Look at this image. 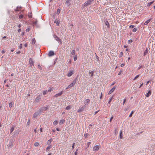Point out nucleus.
Returning <instances> with one entry per match:
<instances>
[{"mask_svg": "<svg viewBox=\"0 0 155 155\" xmlns=\"http://www.w3.org/2000/svg\"><path fill=\"white\" fill-rule=\"evenodd\" d=\"M39 114V113L38 112H35L33 115V118H35L37 117Z\"/></svg>", "mask_w": 155, "mask_h": 155, "instance_id": "obj_10", "label": "nucleus"}, {"mask_svg": "<svg viewBox=\"0 0 155 155\" xmlns=\"http://www.w3.org/2000/svg\"><path fill=\"white\" fill-rule=\"evenodd\" d=\"M84 136L85 137V138H86L88 136V134H84Z\"/></svg>", "mask_w": 155, "mask_h": 155, "instance_id": "obj_52", "label": "nucleus"}, {"mask_svg": "<svg viewBox=\"0 0 155 155\" xmlns=\"http://www.w3.org/2000/svg\"><path fill=\"white\" fill-rule=\"evenodd\" d=\"M53 90H54V88L53 87H49L48 88V92H50L51 91H53Z\"/></svg>", "mask_w": 155, "mask_h": 155, "instance_id": "obj_21", "label": "nucleus"}, {"mask_svg": "<svg viewBox=\"0 0 155 155\" xmlns=\"http://www.w3.org/2000/svg\"><path fill=\"white\" fill-rule=\"evenodd\" d=\"M126 100L125 99H124V101H123V105L125 103V102L126 101Z\"/></svg>", "mask_w": 155, "mask_h": 155, "instance_id": "obj_58", "label": "nucleus"}, {"mask_svg": "<svg viewBox=\"0 0 155 155\" xmlns=\"http://www.w3.org/2000/svg\"><path fill=\"white\" fill-rule=\"evenodd\" d=\"M99 111V110L95 111L94 112V115L96 114Z\"/></svg>", "mask_w": 155, "mask_h": 155, "instance_id": "obj_61", "label": "nucleus"}, {"mask_svg": "<svg viewBox=\"0 0 155 155\" xmlns=\"http://www.w3.org/2000/svg\"><path fill=\"white\" fill-rule=\"evenodd\" d=\"M34 131L35 133H36L37 132V130L36 129H35L34 130Z\"/></svg>", "mask_w": 155, "mask_h": 155, "instance_id": "obj_64", "label": "nucleus"}, {"mask_svg": "<svg viewBox=\"0 0 155 155\" xmlns=\"http://www.w3.org/2000/svg\"><path fill=\"white\" fill-rule=\"evenodd\" d=\"M148 51L147 50H146L144 52V55H145L147 54V53Z\"/></svg>", "mask_w": 155, "mask_h": 155, "instance_id": "obj_44", "label": "nucleus"}, {"mask_svg": "<svg viewBox=\"0 0 155 155\" xmlns=\"http://www.w3.org/2000/svg\"><path fill=\"white\" fill-rule=\"evenodd\" d=\"M93 1L94 0H87V1L85 2L82 5V7L83 8H84L89 5H91Z\"/></svg>", "mask_w": 155, "mask_h": 155, "instance_id": "obj_1", "label": "nucleus"}, {"mask_svg": "<svg viewBox=\"0 0 155 155\" xmlns=\"http://www.w3.org/2000/svg\"><path fill=\"white\" fill-rule=\"evenodd\" d=\"M100 147V146L96 145L94 146L93 148V150L94 151H98Z\"/></svg>", "mask_w": 155, "mask_h": 155, "instance_id": "obj_4", "label": "nucleus"}, {"mask_svg": "<svg viewBox=\"0 0 155 155\" xmlns=\"http://www.w3.org/2000/svg\"><path fill=\"white\" fill-rule=\"evenodd\" d=\"M76 83V80H74L73 82H72V83H71V84H70L66 88V89H68L69 88H70L71 87H72L75 84V83Z\"/></svg>", "mask_w": 155, "mask_h": 155, "instance_id": "obj_2", "label": "nucleus"}, {"mask_svg": "<svg viewBox=\"0 0 155 155\" xmlns=\"http://www.w3.org/2000/svg\"><path fill=\"white\" fill-rule=\"evenodd\" d=\"M112 99H113V97H111L110 98L109 101L108 102V104H110V103L111 102V101H112Z\"/></svg>", "mask_w": 155, "mask_h": 155, "instance_id": "obj_33", "label": "nucleus"}, {"mask_svg": "<svg viewBox=\"0 0 155 155\" xmlns=\"http://www.w3.org/2000/svg\"><path fill=\"white\" fill-rule=\"evenodd\" d=\"M78 150V149H77L76 152L74 153L75 155H77V151Z\"/></svg>", "mask_w": 155, "mask_h": 155, "instance_id": "obj_59", "label": "nucleus"}, {"mask_svg": "<svg viewBox=\"0 0 155 155\" xmlns=\"http://www.w3.org/2000/svg\"><path fill=\"white\" fill-rule=\"evenodd\" d=\"M24 46L25 47H26L27 46V44L26 43L24 45Z\"/></svg>", "mask_w": 155, "mask_h": 155, "instance_id": "obj_63", "label": "nucleus"}, {"mask_svg": "<svg viewBox=\"0 0 155 155\" xmlns=\"http://www.w3.org/2000/svg\"><path fill=\"white\" fill-rule=\"evenodd\" d=\"M151 92L150 90H149L146 95L147 97H149L151 95Z\"/></svg>", "mask_w": 155, "mask_h": 155, "instance_id": "obj_12", "label": "nucleus"}, {"mask_svg": "<svg viewBox=\"0 0 155 155\" xmlns=\"http://www.w3.org/2000/svg\"><path fill=\"white\" fill-rule=\"evenodd\" d=\"M23 15H20L19 16V18H23Z\"/></svg>", "mask_w": 155, "mask_h": 155, "instance_id": "obj_49", "label": "nucleus"}, {"mask_svg": "<svg viewBox=\"0 0 155 155\" xmlns=\"http://www.w3.org/2000/svg\"><path fill=\"white\" fill-rule=\"evenodd\" d=\"M123 55V53L122 52H120L119 54V57H121Z\"/></svg>", "mask_w": 155, "mask_h": 155, "instance_id": "obj_42", "label": "nucleus"}, {"mask_svg": "<svg viewBox=\"0 0 155 155\" xmlns=\"http://www.w3.org/2000/svg\"><path fill=\"white\" fill-rule=\"evenodd\" d=\"M65 120H61L60 121L59 123L60 124H62L64 122Z\"/></svg>", "mask_w": 155, "mask_h": 155, "instance_id": "obj_25", "label": "nucleus"}, {"mask_svg": "<svg viewBox=\"0 0 155 155\" xmlns=\"http://www.w3.org/2000/svg\"><path fill=\"white\" fill-rule=\"evenodd\" d=\"M54 23L56 24V25L57 26H58L60 23V21L59 20H56Z\"/></svg>", "mask_w": 155, "mask_h": 155, "instance_id": "obj_18", "label": "nucleus"}, {"mask_svg": "<svg viewBox=\"0 0 155 155\" xmlns=\"http://www.w3.org/2000/svg\"><path fill=\"white\" fill-rule=\"evenodd\" d=\"M105 25L107 26V27L108 28H110V25L109 24V22H108V21H105Z\"/></svg>", "mask_w": 155, "mask_h": 155, "instance_id": "obj_15", "label": "nucleus"}, {"mask_svg": "<svg viewBox=\"0 0 155 155\" xmlns=\"http://www.w3.org/2000/svg\"><path fill=\"white\" fill-rule=\"evenodd\" d=\"M102 93H101V97H100V98L101 99H102Z\"/></svg>", "mask_w": 155, "mask_h": 155, "instance_id": "obj_60", "label": "nucleus"}, {"mask_svg": "<svg viewBox=\"0 0 155 155\" xmlns=\"http://www.w3.org/2000/svg\"><path fill=\"white\" fill-rule=\"evenodd\" d=\"M13 146V144L12 142L9 143L8 145L7 146L8 148H11Z\"/></svg>", "mask_w": 155, "mask_h": 155, "instance_id": "obj_17", "label": "nucleus"}, {"mask_svg": "<svg viewBox=\"0 0 155 155\" xmlns=\"http://www.w3.org/2000/svg\"><path fill=\"white\" fill-rule=\"evenodd\" d=\"M71 105H69L67 106L66 107V109L67 110H70V109H71Z\"/></svg>", "mask_w": 155, "mask_h": 155, "instance_id": "obj_24", "label": "nucleus"}, {"mask_svg": "<svg viewBox=\"0 0 155 155\" xmlns=\"http://www.w3.org/2000/svg\"><path fill=\"white\" fill-rule=\"evenodd\" d=\"M41 98L40 96H38L35 99V103H38V102L41 99Z\"/></svg>", "mask_w": 155, "mask_h": 155, "instance_id": "obj_9", "label": "nucleus"}, {"mask_svg": "<svg viewBox=\"0 0 155 155\" xmlns=\"http://www.w3.org/2000/svg\"><path fill=\"white\" fill-rule=\"evenodd\" d=\"M94 71H92L91 72H89L90 74H91V76H93V74H94Z\"/></svg>", "mask_w": 155, "mask_h": 155, "instance_id": "obj_40", "label": "nucleus"}, {"mask_svg": "<svg viewBox=\"0 0 155 155\" xmlns=\"http://www.w3.org/2000/svg\"><path fill=\"white\" fill-rule=\"evenodd\" d=\"M36 42V40L35 38H33L31 40V44L33 45Z\"/></svg>", "mask_w": 155, "mask_h": 155, "instance_id": "obj_22", "label": "nucleus"}, {"mask_svg": "<svg viewBox=\"0 0 155 155\" xmlns=\"http://www.w3.org/2000/svg\"><path fill=\"white\" fill-rule=\"evenodd\" d=\"M52 141V140H51V139H50V140H48L47 142V145L50 144L51 143Z\"/></svg>", "mask_w": 155, "mask_h": 155, "instance_id": "obj_23", "label": "nucleus"}, {"mask_svg": "<svg viewBox=\"0 0 155 155\" xmlns=\"http://www.w3.org/2000/svg\"><path fill=\"white\" fill-rule=\"evenodd\" d=\"M139 77V75H137L133 79V80H135Z\"/></svg>", "mask_w": 155, "mask_h": 155, "instance_id": "obj_38", "label": "nucleus"}, {"mask_svg": "<svg viewBox=\"0 0 155 155\" xmlns=\"http://www.w3.org/2000/svg\"><path fill=\"white\" fill-rule=\"evenodd\" d=\"M74 61H75L77 60V56L76 55L75 56L74 58Z\"/></svg>", "mask_w": 155, "mask_h": 155, "instance_id": "obj_48", "label": "nucleus"}, {"mask_svg": "<svg viewBox=\"0 0 155 155\" xmlns=\"http://www.w3.org/2000/svg\"><path fill=\"white\" fill-rule=\"evenodd\" d=\"M58 121L57 120H55L53 122V124L54 125H56L57 124H58Z\"/></svg>", "mask_w": 155, "mask_h": 155, "instance_id": "obj_31", "label": "nucleus"}, {"mask_svg": "<svg viewBox=\"0 0 155 155\" xmlns=\"http://www.w3.org/2000/svg\"><path fill=\"white\" fill-rule=\"evenodd\" d=\"M61 11V9L60 8H58L57 9V11L56 13L58 15L59 14Z\"/></svg>", "mask_w": 155, "mask_h": 155, "instance_id": "obj_29", "label": "nucleus"}, {"mask_svg": "<svg viewBox=\"0 0 155 155\" xmlns=\"http://www.w3.org/2000/svg\"><path fill=\"white\" fill-rule=\"evenodd\" d=\"M48 91H45L43 92V94L44 95H45L47 93Z\"/></svg>", "mask_w": 155, "mask_h": 155, "instance_id": "obj_34", "label": "nucleus"}, {"mask_svg": "<svg viewBox=\"0 0 155 155\" xmlns=\"http://www.w3.org/2000/svg\"><path fill=\"white\" fill-rule=\"evenodd\" d=\"M90 102V100L89 99H87L85 100L84 101V106L88 105Z\"/></svg>", "mask_w": 155, "mask_h": 155, "instance_id": "obj_8", "label": "nucleus"}, {"mask_svg": "<svg viewBox=\"0 0 155 155\" xmlns=\"http://www.w3.org/2000/svg\"><path fill=\"white\" fill-rule=\"evenodd\" d=\"M116 88V87L115 86H114V87L112 89H111L109 91L108 93V94H111L112 92H113L115 89Z\"/></svg>", "mask_w": 155, "mask_h": 155, "instance_id": "obj_7", "label": "nucleus"}, {"mask_svg": "<svg viewBox=\"0 0 155 155\" xmlns=\"http://www.w3.org/2000/svg\"><path fill=\"white\" fill-rule=\"evenodd\" d=\"M29 63L30 64L31 66L33 65L34 63L32 59H31V58H30L29 59Z\"/></svg>", "mask_w": 155, "mask_h": 155, "instance_id": "obj_19", "label": "nucleus"}, {"mask_svg": "<svg viewBox=\"0 0 155 155\" xmlns=\"http://www.w3.org/2000/svg\"><path fill=\"white\" fill-rule=\"evenodd\" d=\"M74 70L69 71L68 72L67 74V76L68 77L71 76L74 73Z\"/></svg>", "mask_w": 155, "mask_h": 155, "instance_id": "obj_5", "label": "nucleus"}, {"mask_svg": "<svg viewBox=\"0 0 155 155\" xmlns=\"http://www.w3.org/2000/svg\"><path fill=\"white\" fill-rule=\"evenodd\" d=\"M122 72V71H120L118 73V75H120Z\"/></svg>", "mask_w": 155, "mask_h": 155, "instance_id": "obj_55", "label": "nucleus"}, {"mask_svg": "<svg viewBox=\"0 0 155 155\" xmlns=\"http://www.w3.org/2000/svg\"><path fill=\"white\" fill-rule=\"evenodd\" d=\"M132 42V41L131 39L129 40L128 41V43L129 44H130V43H131Z\"/></svg>", "mask_w": 155, "mask_h": 155, "instance_id": "obj_45", "label": "nucleus"}, {"mask_svg": "<svg viewBox=\"0 0 155 155\" xmlns=\"http://www.w3.org/2000/svg\"><path fill=\"white\" fill-rule=\"evenodd\" d=\"M37 21H36L33 22V24L34 25H36L37 24Z\"/></svg>", "mask_w": 155, "mask_h": 155, "instance_id": "obj_47", "label": "nucleus"}, {"mask_svg": "<svg viewBox=\"0 0 155 155\" xmlns=\"http://www.w3.org/2000/svg\"><path fill=\"white\" fill-rule=\"evenodd\" d=\"M123 133L122 130H120V138L121 139L123 138Z\"/></svg>", "mask_w": 155, "mask_h": 155, "instance_id": "obj_14", "label": "nucleus"}, {"mask_svg": "<svg viewBox=\"0 0 155 155\" xmlns=\"http://www.w3.org/2000/svg\"><path fill=\"white\" fill-rule=\"evenodd\" d=\"M52 147V146L51 145H50L47 147L46 148V151H48L50 149H51Z\"/></svg>", "mask_w": 155, "mask_h": 155, "instance_id": "obj_16", "label": "nucleus"}, {"mask_svg": "<svg viewBox=\"0 0 155 155\" xmlns=\"http://www.w3.org/2000/svg\"><path fill=\"white\" fill-rule=\"evenodd\" d=\"M62 93H63V91H61L60 92H59L58 94H55V95L54 96V97H58V96H61L62 95Z\"/></svg>", "mask_w": 155, "mask_h": 155, "instance_id": "obj_13", "label": "nucleus"}, {"mask_svg": "<svg viewBox=\"0 0 155 155\" xmlns=\"http://www.w3.org/2000/svg\"><path fill=\"white\" fill-rule=\"evenodd\" d=\"M85 107V106H80L79 107L78 109V110L77 112L79 113L81 112L82 111L84 110Z\"/></svg>", "mask_w": 155, "mask_h": 155, "instance_id": "obj_3", "label": "nucleus"}, {"mask_svg": "<svg viewBox=\"0 0 155 155\" xmlns=\"http://www.w3.org/2000/svg\"><path fill=\"white\" fill-rule=\"evenodd\" d=\"M30 124V119H28V121L27 122V125H29Z\"/></svg>", "mask_w": 155, "mask_h": 155, "instance_id": "obj_36", "label": "nucleus"}, {"mask_svg": "<svg viewBox=\"0 0 155 155\" xmlns=\"http://www.w3.org/2000/svg\"><path fill=\"white\" fill-rule=\"evenodd\" d=\"M39 145V143L38 142H35L34 143V145L35 147L38 146Z\"/></svg>", "mask_w": 155, "mask_h": 155, "instance_id": "obj_32", "label": "nucleus"}, {"mask_svg": "<svg viewBox=\"0 0 155 155\" xmlns=\"http://www.w3.org/2000/svg\"><path fill=\"white\" fill-rule=\"evenodd\" d=\"M75 54V50H73L71 52V54L73 55H74Z\"/></svg>", "mask_w": 155, "mask_h": 155, "instance_id": "obj_35", "label": "nucleus"}, {"mask_svg": "<svg viewBox=\"0 0 155 155\" xmlns=\"http://www.w3.org/2000/svg\"><path fill=\"white\" fill-rule=\"evenodd\" d=\"M75 143H73V144H72V149H73L74 148V145H75Z\"/></svg>", "mask_w": 155, "mask_h": 155, "instance_id": "obj_43", "label": "nucleus"}, {"mask_svg": "<svg viewBox=\"0 0 155 155\" xmlns=\"http://www.w3.org/2000/svg\"><path fill=\"white\" fill-rule=\"evenodd\" d=\"M30 30V27L29 26H28L27 27V28L26 30V32H28Z\"/></svg>", "mask_w": 155, "mask_h": 155, "instance_id": "obj_30", "label": "nucleus"}, {"mask_svg": "<svg viewBox=\"0 0 155 155\" xmlns=\"http://www.w3.org/2000/svg\"><path fill=\"white\" fill-rule=\"evenodd\" d=\"M54 37L56 40L57 41H60L61 43V44H62V42L61 41L56 35H54Z\"/></svg>", "mask_w": 155, "mask_h": 155, "instance_id": "obj_6", "label": "nucleus"}, {"mask_svg": "<svg viewBox=\"0 0 155 155\" xmlns=\"http://www.w3.org/2000/svg\"><path fill=\"white\" fill-rule=\"evenodd\" d=\"M154 2V1L150 2V3H148L147 5V6L149 7Z\"/></svg>", "mask_w": 155, "mask_h": 155, "instance_id": "obj_27", "label": "nucleus"}, {"mask_svg": "<svg viewBox=\"0 0 155 155\" xmlns=\"http://www.w3.org/2000/svg\"><path fill=\"white\" fill-rule=\"evenodd\" d=\"M113 117H112L110 118V122H111V121H112V119H113Z\"/></svg>", "mask_w": 155, "mask_h": 155, "instance_id": "obj_57", "label": "nucleus"}, {"mask_svg": "<svg viewBox=\"0 0 155 155\" xmlns=\"http://www.w3.org/2000/svg\"><path fill=\"white\" fill-rule=\"evenodd\" d=\"M22 48V44H20V46H19V48L20 49H21Z\"/></svg>", "mask_w": 155, "mask_h": 155, "instance_id": "obj_53", "label": "nucleus"}, {"mask_svg": "<svg viewBox=\"0 0 155 155\" xmlns=\"http://www.w3.org/2000/svg\"><path fill=\"white\" fill-rule=\"evenodd\" d=\"M38 68H39L40 69H41V66L40 65H38Z\"/></svg>", "mask_w": 155, "mask_h": 155, "instance_id": "obj_56", "label": "nucleus"}, {"mask_svg": "<svg viewBox=\"0 0 155 155\" xmlns=\"http://www.w3.org/2000/svg\"><path fill=\"white\" fill-rule=\"evenodd\" d=\"M150 19H149V20H148L144 22V25H147L150 22Z\"/></svg>", "mask_w": 155, "mask_h": 155, "instance_id": "obj_20", "label": "nucleus"}, {"mask_svg": "<svg viewBox=\"0 0 155 155\" xmlns=\"http://www.w3.org/2000/svg\"><path fill=\"white\" fill-rule=\"evenodd\" d=\"M14 127L13 126L10 129V133H12L13 131L14 130Z\"/></svg>", "mask_w": 155, "mask_h": 155, "instance_id": "obj_28", "label": "nucleus"}, {"mask_svg": "<svg viewBox=\"0 0 155 155\" xmlns=\"http://www.w3.org/2000/svg\"><path fill=\"white\" fill-rule=\"evenodd\" d=\"M124 64H120V66L121 67H122L124 66Z\"/></svg>", "mask_w": 155, "mask_h": 155, "instance_id": "obj_54", "label": "nucleus"}, {"mask_svg": "<svg viewBox=\"0 0 155 155\" xmlns=\"http://www.w3.org/2000/svg\"><path fill=\"white\" fill-rule=\"evenodd\" d=\"M134 26L133 25H131L130 26V28H134Z\"/></svg>", "mask_w": 155, "mask_h": 155, "instance_id": "obj_50", "label": "nucleus"}, {"mask_svg": "<svg viewBox=\"0 0 155 155\" xmlns=\"http://www.w3.org/2000/svg\"><path fill=\"white\" fill-rule=\"evenodd\" d=\"M134 112L133 111H132L130 113V114L129 115V117H131L132 116V115L134 113Z\"/></svg>", "mask_w": 155, "mask_h": 155, "instance_id": "obj_37", "label": "nucleus"}, {"mask_svg": "<svg viewBox=\"0 0 155 155\" xmlns=\"http://www.w3.org/2000/svg\"><path fill=\"white\" fill-rule=\"evenodd\" d=\"M91 143L90 142H88L87 143V145L88 146H88H89V145H90V144Z\"/></svg>", "mask_w": 155, "mask_h": 155, "instance_id": "obj_51", "label": "nucleus"}, {"mask_svg": "<svg viewBox=\"0 0 155 155\" xmlns=\"http://www.w3.org/2000/svg\"><path fill=\"white\" fill-rule=\"evenodd\" d=\"M137 30V29L136 28H134L133 29V31L134 32H136Z\"/></svg>", "mask_w": 155, "mask_h": 155, "instance_id": "obj_46", "label": "nucleus"}, {"mask_svg": "<svg viewBox=\"0 0 155 155\" xmlns=\"http://www.w3.org/2000/svg\"><path fill=\"white\" fill-rule=\"evenodd\" d=\"M28 17L29 18H31L32 17V15L31 13H29L28 15Z\"/></svg>", "mask_w": 155, "mask_h": 155, "instance_id": "obj_41", "label": "nucleus"}, {"mask_svg": "<svg viewBox=\"0 0 155 155\" xmlns=\"http://www.w3.org/2000/svg\"><path fill=\"white\" fill-rule=\"evenodd\" d=\"M143 85V83H142V84H140V87H139V88H140L141 87V86Z\"/></svg>", "mask_w": 155, "mask_h": 155, "instance_id": "obj_62", "label": "nucleus"}, {"mask_svg": "<svg viewBox=\"0 0 155 155\" xmlns=\"http://www.w3.org/2000/svg\"><path fill=\"white\" fill-rule=\"evenodd\" d=\"M70 2V0H67L65 2V4H68Z\"/></svg>", "mask_w": 155, "mask_h": 155, "instance_id": "obj_39", "label": "nucleus"}, {"mask_svg": "<svg viewBox=\"0 0 155 155\" xmlns=\"http://www.w3.org/2000/svg\"><path fill=\"white\" fill-rule=\"evenodd\" d=\"M54 52L53 51H50L48 54V55L50 57V56H52L53 55H54Z\"/></svg>", "mask_w": 155, "mask_h": 155, "instance_id": "obj_11", "label": "nucleus"}, {"mask_svg": "<svg viewBox=\"0 0 155 155\" xmlns=\"http://www.w3.org/2000/svg\"><path fill=\"white\" fill-rule=\"evenodd\" d=\"M13 104V103H12V102H10L9 104V107L10 108H11L12 107Z\"/></svg>", "mask_w": 155, "mask_h": 155, "instance_id": "obj_26", "label": "nucleus"}]
</instances>
